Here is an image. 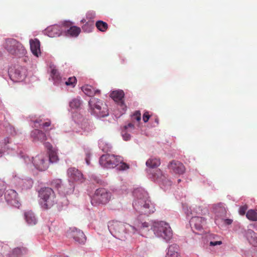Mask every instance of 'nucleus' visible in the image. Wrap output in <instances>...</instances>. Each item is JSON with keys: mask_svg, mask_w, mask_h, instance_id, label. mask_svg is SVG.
Instances as JSON below:
<instances>
[{"mask_svg": "<svg viewBox=\"0 0 257 257\" xmlns=\"http://www.w3.org/2000/svg\"><path fill=\"white\" fill-rule=\"evenodd\" d=\"M246 209L247 208L246 207H244V206L240 207L239 208V211L240 214L242 215L245 214Z\"/></svg>", "mask_w": 257, "mask_h": 257, "instance_id": "nucleus-44", "label": "nucleus"}, {"mask_svg": "<svg viewBox=\"0 0 257 257\" xmlns=\"http://www.w3.org/2000/svg\"><path fill=\"white\" fill-rule=\"evenodd\" d=\"M168 168L171 171L175 174H182L185 171L184 165L182 163L175 160H173L169 163Z\"/></svg>", "mask_w": 257, "mask_h": 257, "instance_id": "nucleus-15", "label": "nucleus"}, {"mask_svg": "<svg viewBox=\"0 0 257 257\" xmlns=\"http://www.w3.org/2000/svg\"><path fill=\"white\" fill-rule=\"evenodd\" d=\"M70 185L71 187V190L73 191L74 188V186L73 185V184H70Z\"/></svg>", "mask_w": 257, "mask_h": 257, "instance_id": "nucleus-50", "label": "nucleus"}, {"mask_svg": "<svg viewBox=\"0 0 257 257\" xmlns=\"http://www.w3.org/2000/svg\"><path fill=\"white\" fill-rule=\"evenodd\" d=\"M89 105L93 112L99 117H104L108 115V110L105 104L99 99L92 98L89 101Z\"/></svg>", "mask_w": 257, "mask_h": 257, "instance_id": "nucleus-6", "label": "nucleus"}, {"mask_svg": "<svg viewBox=\"0 0 257 257\" xmlns=\"http://www.w3.org/2000/svg\"><path fill=\"white\" fill-rule=\"evenodd\" d=\"M4 152V150L2 149V145L0 144V154H3Z\"/></svg>", "mask_w": 257, "mask_h": 257, "instance_id": "nucleus-49", "label": "nucleus"}, {"mask_svg": "<svg viewBox=\"0 0 257 257\" xmlns=\"http://www.w3.org/2000/svg\"><path fill=\"white\" fill-rule=\"evenodd\" d=\"M39 196L42 207L49 209L57 203V199L53 190L50 187H43L39 191Z\"/></svg>", "mask_w": 257, "mask_h": 257, "instance_id": "nucleus-2", "label": "nucleus"}, {"mask_svg": "<svg viewBox=\"0 0 257 257\" xmlns=\"http://www.w3.org/2000/svg\"><path fill=\"white\" fill-rule=\"evenodd\" d=\"M121 134L123 139L124 141H126L130 140L131 137L130 134L127 133V130L123 128V130H122Z\"/></svg>", "mask_w": 257, "mask_h": 257, "instance_id": "nucleus-39", "label": "nucleus"}, {"mask_svg": "<svg viewBox=\"0 0 257 257\" xmlns=\"http://www.w3.org/2000/svg\"><path fill=\"white\" fill-rule=\"evenodd\" d=\"M179 247L176 244H173L169 246L167 252L168 257H180L179 253Z\"/></svg>", "mask_w": 257, "mask_h": 257, "instance_id": "nucleus-24", "label": "nucleus"}, {"mask_svg": "<svg viewBox=\"0 0 257 257\" xmlns=\"http://www.w3.org/2000/svg\"><path fill=\"white\" fill-rule=\"evenodd\" d=\"M32 163L37 169L41 171H45L48 168L47 156L44 153L33 157Z\"/></svg>", "mask_w": 257, "mask_h": 257, "instance_id": "nucleus-10", "label": "nucleus"}, {"mask_svg": "<svg viewBox=\"0 0 257 257\" xmlns=\"http://www.w3.org/2000/svg\"><path fill=\"white\" fill-rule=\"evenodd\" d=\"M90 154L89 153H86V157L85 158V161L87 165L90 164V161H89V157H90Z\"/></svg>", "mask_w": 257, "mask_h": 257, "instance_id": "nucleus-47", "label": "nucleus"}, {"mask_svg": "<svg viewBox=\"0 0 257 257\" xmlns=\"http://www.w3.org/2000/svg\"><path fill=\"white\" fill-rule=\"evenodd\" d=\"M51 75L54 80H58L60 78L59 73L55 68H53L51 70Z\"/></svg>", "mask_w": 257, "mask_h": 257, "instance_id": "nucleus-36", "label": "nucleus"}, {"mask_svg": "<svg viewBox=\"0 0 257 257\" xmlns=\"http://www.w3.org/2000/svg\"><path fill=\"white\" fill-rule=\"evenodd\" d=\"M6 190V185L5 182L2 181L0 180V197H1Z\"/></svg>", "mask_w": 257, "mask_h": 257, "instance_id": "nucleus-40", "label": "nucleus"}, {"mask_svg": "<svg viewBox=\"0 0 257 257\" xmlns=\"http://www.w3.org/2000/svg\"><path fill=\"white\" fill-rule=\"evenodd\" d=\"M81 29L79 27L76 26H71L65 33L67 36L76 37L79 35Z\"/></svg>", "mask_w": 257, "mask_h": 257, "instance_id": "nucleus-25", "label": "nucleus"}, {"mask_svg": "<svg viewBox=\"0 0 257 257\" xmlns=\"http://www.w3.org/2000/svg\"><path fill=\"white\" fill-rule=\"evenodd\" d=\"M190 223L192 228L201 230L203 228V226L206 224V219L204 217L195 216L192 217Z\"/></svg>", "mask_w": 257, "mask_h": 257, "instance_id": "nucleus-16", "label": "nucleus"}, {"mask_svg": "<svg viewBox=\"0 0 257 257\" xmlns=\"http://www.w3.org/2000/svg\"><path fill=\"white\" fill-rule=\"evenodd\" d=\"M25 219L26 222L31 225H34L37 223V220L34 213L31 210L27 211L24 214Z\"/></svg>", "mask_w": 257, "mask_h": 257, "instance_id": "nucleus-23", "label": "nucleus"}, {"mask_svg": "<svg viewBox=\"0 0 257 257\" xmlns=\"http://www.w3.org/2000/svg\"><path fill=\"white\" fill-rule=\"evenodd\" d=\"M150 117V115L149 114V112L148 111H146L144 114H143V121L145 122H147L149 118Z\"/></svg>", "mask_w": 257, "mask_h": 257, "instance_id": "nucleus-41", "label": "nucleus"}, {"mask_svg": "<svg viewBox=\"0 0 257 257\" xmlns=\"http://www.w3.org/2000/svg\"><path fill=\"white\" fill-rule=\"evenodd\" d=\"M178 183L180 182H181V179H178Z\"/></svg>", "mask_w": 257, "mask_h": 257, "instance_id": "nucleus-53", "label": "nucleus"}, {"mask_svg": "<svg viewBox=\"0 0 257 257\" xmlns=\"http://www.w3.org/2000/svg\"><path fill=\"white\" fill-rule=\"evenodd\" d=\"M124 92L121 90L113 91L110 94V96L115 101L119 103L121 105L124 104Z\"/></svg>", "mask_w": 257, "mask_h": 257, "instance_id": "nucleus-21", "label": "nucleus"}, {"mask_svg": "<svg viewBox=\"0 0 257 257\" xmlns=\"http://www.w3.org/2000/svg\"><path fill=\"white\" fill-rule=\"evenodd\" d=\"M141 119V113L140 111H136L131 116L132 121L135 122L136 120L138 122H139Z\"/></svg>", "mask_w": 257, "mask_h": 257, "instance_id": "nucleus-34", "label": "nucleus"}, {"mask_svg": "<svg viewBox=\"0 0 257 257\" xmlns=\"http://www.w3.org/2000/svg\"><path fill=\"white\" fill-rule=\"evenodd\" d=\"M42 120L40 118H38L34 121V123H40V125L41 128L43 129L46 132L49 130L47 127L50 126L51 125V121L49 119H47L45 122L41 123Z\"/></svg>", "mask_w": 257, "mask_h": 257, "instance_id": "nucleus-28", "label": "nucleus"}, {"mask_svg": "<svg viewBox=\"0 0 257 257\" xmlns=\"http://www.w3.org/2000/svg\"><path fill=\"white\" fill-rule=\"evenodd\" d=\"M125 226L126 228V232H128L129 233H135L136 232V231L137 230L135 226L131 225L128 224H126Z\"/></svg>", "mask_w": 257, "mask_h": 257, "instance_id": "nucleus-38", "label": "nucleus"}, {"mask_svg": "<svg viewBox=\"0 0 257 257\" xmlns=\"http://www.w3.org/2000/svg\"><path fill=\"white\" fill-rule=\"evenodd\" d=\"M151 229L157 236L166 241L170 240L173 236V232L169 224L164 221L155 222L151 226Z\"/></svg>", "mask_w": 257, "mask_h": 257, "instance_id": "nucleus-3", "label": "nucleus"}, {"mask_svg": "<svg viewBox=\"0 0 257 257\" xmlns=\"http://www.w3.org/2000/svg\"><path fill=\"white\" fill-rule=\"evenodd\" d=\"M6 48L11 54L22 56L26 53L23 45L15 39H9L6 41Z\"/></svg>", "mask_w": 257, "mask_h": 257, "instance_id": "nucleus-4", "label": "nucleus"}, {"mask_svg": "<svg viewBox=\"0 0 257 257\" xmlns=\"http://www.w3.org/2000/svg\"><path fill=\"white\" fill-rule=\"evenodd\" d=\"M213 211L215 213L224 212L225 208L222 203H219L213 205Z\"/></svg>", "mask_w": 257, "mask_h": 257, "instance_id": "nucleus-32", "label": "nucleus"}, {"mask_svg": "<svg viewBox=\"0 0 257 257\" xmlns=\"http://www.w3.org/2000/svg\"><path fill=\"white\" fill-rule=\"evenodd\" d=\"M82 91L87 96L92 97L94 95L100 93V91L98 89H95L92 86L89 85H85L81 87Z\"/></svg>", "mask_w": 257, "mask_h": 257, "instance_id": "nucleus-22", "label": "nucleus"}, {"mask_svg": "<svg viewBox=\"0 0 257 257\" xmlns=\"http://www.w3.org/2000/svg\"><path fill=\"white\" fill-rule=\"evenodd\" d=\"M45 33L49 37H59L61 34L60 26L57 25L49 26L45 30Z\"/></svg>", "mask_w": 257, "mask_h": 257, "instance_id": "nucleus-17", "label": "nucleus"}, {"mask_svg": "<svg viewBox=\"0 0 257 257\" xmlns=\"http://www.w3.org/2000/svg\"><path fill=\"white\" fill-rule=\"evenodd\" d=\"M134 123V122L133 121L132 122H130L129 123H128L127 125H125L124 126V128L126 130H127L128 128H130L131 130H134L135 129V124Z\"/></svg>", "mask_w": 257, "mask_h": 257, "instance_id": "nucleus-42", "label": "nucleus"}, {"mask_svg": "<svg viewBox=\"0 0 257 257\" xmlns=\"http://www.w3.org/2000/svg\"><path fill=\"white\" fill-rule=\"evenodd\" d=\"M67 236L73 238L75 241L79 244H84L86 241V237L83 232L75 227L70 228L66 232Z\"/></svg>", "mask_w": 257, "mask_h": 257, "instance_id": "nucleus-9", "label": "nucleus"}, {"mask_svg": "<svg viewBox=\"0 0 257 257\" xmlns=\"http://www.w3.org/2000/svg\"><path fill=\"white\" fill-rule=\"evenodd\" d=\"M116 167H117V169L120 171L125 170L129 168V166L127 164L123 162V160L122 158L121 162L119 163L118 165Z\"/></svg>", "mask_w": 257, "mask_h": 257, "instance_id": "nucleus-37", "label": "nucleus"}, {"mask_svg": "<svg viewBox=\"0 0 257 257\" xmlns=\"http://www.w3.org/2000/svg\"><path fill=\"white\" fill-rule=\"evenodd\" d=\"M96 28L101 32H105L108 29V25L102 21H98L96 22Z\"/></svg>", "mask_w": 257, "mask_h": 257, "instance_id": "nucleus-29", "label": "nucleus"}, {"mask_svg": "<svg viewBox=\"0 0 257 257\" xmlns=\"http://www.w3.org/2000/svg\"><path fill=\"white\" fill-rule=\"evenodd\" d=\"M77 83V79L75 77H70L68 80L65 82V84L67 86H70L72 88H74Z\"/></svg>", "mask_w": 257, "mask_h": 257, "instance_id": "nucleus-33", "label": "nucleus"}, {"mask_svg": "<svg viewBox=\"0 0 257 257\" xmlns=\"http://www.w3.org/2000/svg\"><path fill=\"white\" fill-rule=\"evenodd\" d=\"M160 164V160L159 158L153 157L148 159L146 163V166L150 168H157Z\"/></svg>", "mask_w": 257, "mask_h": 257, "instance_id": "nucleus-26", "label": "nucleus"}, {"mask_svg": "<svg viewBox=\"0 0 257 257\" xmlns=\"http://www.w3.org/2000/svg\"><path fill=\"white\" fill-rule=\"evenodd\" d=\"M222 244L221 241H210L209 243L210 245L215 246L217 245H220Z\"/></svg>", "mask_w": 257, "mask_h": 257, "instance_id": "nucleus-45", "label": "nucleus"}, {"mask_svg": "<svg viewBox=\"0 0 257 257\" xmlns=\"http://www.w3.org/2000/svg\"><path fill=\"white\" fill-rule=\"evenodd\" d=\"M121 161V157L106 154L101 156L99 159L100 165L106 168H113L118 165Z\"/></svg>", "mask_w": 257, "mask_h": 257, "instance_id": "nucleus-7", "label": "nucleus"}, {"mask_svg": "<svg viewBox=\"0 0 257 257\" xmlns=\"http://www.w3.org/2000/svg\"><path fill=\"white\" fill-rule=\"evenodd\" d=\"M62 185V181L61 179H54L51 182V186L55 188L59 189L61 188Z\"/></svg>", "mask_w": 257, "mask_h": 257, "instance_id": "nucleus-35", "label": "nucleus"}, {"mask_svg": "<svg viewBox=\"0 0 257 257\" xmlns=\"http://www.w3.org/2000/svg\"><path fill=\"white\" fill-rule=\"evenodd\" d=\"M108 228L110 233L115 237L121 240L125 237L126 228L124 223L112 220L109 222Z\"/></svg>", "mask_w": 257, "mask_h": 257, "instance_id": "nucleus-5", "label": "nucleus"}, {"mask_svg": "<svg viewBox=\"0 0 257 257\" xmlns=\"http://www.w3.org/2000/svg\"><path fill=\"white\" fill-rule=\"evenodd\" d=\"M5 197L8 203L15 207H20L21 204L18 196V193L15 190L13 189L7 190L5 193Z\"/></svg>", "mask_w": 257, "mask_h": 257, "instance_id": "nucleus-12", "label": "nucleus"}, {"mask_svg": "<svg viewBox=\"0 0 257 257\" xmlns=\"http://www.w3.org/2000/svg\"><path fill=\"white\" fill-rule=\"evenodd\" d=\"M67 173L70 182L82 183L85 180V178L81 171L75 168H69Z\"/></svg>", "mask_w": 257, "mask_h": 257, "instance_id": "nucleus-11", "label": "nucleus"}, {"mask_svg": "<svg viewBox=\"0 0 257 257\" xmlns=\"http://www.w3.org/2000/svg\"><path fill=\"white\" fill-rule=\"evenodd\" d=\"M31 136L33 141L44 142L47 140V137L45 133L39 129H35L31 132Z\"/></svg>", "mask_w": 257, "mask_h": 257, "instance_id": "nucleus-19", "label": "nucleus"}, {"mask_svg": "<svg viewBox=\"0 0 257 257\" xmlns=\"http://www.w3.org/2000/svg\"><path fill=\"white\" fill-rule=\"evenodd\" d=\"M133 194L137 198L133 205L137 211L147 215L155 211V204L152 202L146 191L141 188H138L134 191Z\"/></svg>", "mask_w": 257, "mask_h": 257, "instance_id": "nucleus-1", "label": "nucleus"}, {"mask_svg": "<svg viewBox=\"0 0 257 257\" xmlns=\"http://www.w3.org/2000/svg\"><path fill=\"white\" fill-rule=\"evenodd\" d=\"M30 48L32 53L36 56L38 57L41 53L40 42L38 39H31L30 40Z\"/></svg>", "mask_w": 257, "mask_h": 257, "instance_id": "nucleus-20", "label": "nucleus"}, {"mask_svg": "<svg viewBox=\"0 0 257 257\" xmlns=\"http://www.w3.org/2000/svg\"><path fill=\"white\" fill-rule=\"evenodd\" d=\"M224 222L226 224L229 225L232 223V220L229 219H226L224 220Z\"/></svg>", "mask_w": 257, "mask_h": 257, "instance_id": "nucleus-48", "label": "nucleus"}, {"mask_svg": "<svg viewBox=\"0 0 257 257\" xmlns=\"http://www.w3.org/2000/svg\"><path fill=\"white\" fill-rule=\"evenodd\" d=\"M49 161L52 163H57L59 161L57 150L56 149L48 152Z\"/></svg>", "mask_w": 257, "mask_h": 257, "instance_id": "nucleus-27", "label": "nucleus"}, {"mask_svg": "<svg viewBox=\"0 0 257 257\" xmlns=\"http://www.w3.org/2000/svg\"><path fill=\"white\" fill-rule=\"evenodd\" d=\"M111 193L104 188H99L95 191L91 200L92 204H106L111 198Z\"/></svg>", "mask_w": 257, "mask_h": 257, "instance_id": "nucleus-8", "label": "nucleus"}, {"mask_svg": "<svg viewBox=\"0 0 257 257\" xmlns=\"http://www.w3.org/2000/svg\"><path fill=\"white\" fill-rule=\"evenodd\" d=\"M3 248H4L3 253L5 254V257H18L26 252V249L24 247H17L8 252L10 248L7 244L3 245Z\"/></svg>", "mask_w": 257, "mask_h": 257, "instance_id": "nucleus-14", "label": "nucleus"}, {"mask_svg": "<svg viewBox=\"0 0 257 257\" xmlns=\"http://www.w3.org/2000/svg\"><path fill=\"white\" fill-rule=\"evenodd\" d=\"M0 257H5V256H4L3 254H2V253H0Z\"/></svg>", "mask_w": 257, "mask_h": 257, "instance_id": "nucleus-51", "label": "nucleus"}, {"mask_svg": "<svg viewBox=\"0 0 257 257\" xmlns=\"http://www.w3.org/2000/svg\"><path fill=\"white\" fill-rule=\"evenodd\" d=\"M156 122L158 123L159 122V121H158V119H156Z\"/></svg>", "mask_w": 257, "mask_h": 257, "instance_id": "nucleus-52", "label": "nucleus"}, {"mask_svg": "<svg viewBox=\"0 0 257 257\" xmlns=\"http://www.w3.org/2000/svg\"><path fill=\"white\" fill-rule=\"evenodd\" d=\"M81 104L80 99L78 98H74L69 103V106L71 108H78Z\"/></svg>", "mask_w": 257, "mask_h": 257, "instance_id": "nucleus-31", "label": "nucleus"}, {"mask_svg": "<svg viewBox=\"0 0 257 257\" xmlns=\"http://www.w3.org/2000/svg\"><path fill=\"white\" fill-rule=\"evenodd\" d=\"M246 216L250 220L257 221V212L254 210H249L246 214Z\"/></svg>", "mask_w": 257, "mask_h": 257, "instance_id": "nucleus-30", "label": "nucleus"}, {"mask_svg": "<svg viewBox=\"0 0 257 257\" xmlns=\"http://www.w3.org/2000/svg\"><path fill=\"white\" fill-rule=\"evenodd\" d=\"M45 147L48 150V152L51 151L52 150H54L55 149L53 148L52 146L49 143H46L45 144Z\"/></svg>", "mask_w": 257, "mask_h": 257, "instance_id": "nucleus-43", "label": "nucleus"}, {"mask_svg": "<svg viewBox=\"0 0 257 257\" xmlns=\"http://www.w3.org/2000/svg\"><path fill=\"white\" fill-rule=\"evenodd\" d=\"M84 21H85V20H82V22H84Z\"/></svg>", "mask_w": 257, "mask_h": 257, "instance_id": "nucleus-54", "label": "nucleus"}, {"mask_svg": "<svg viewBox=\"0 0 257 257\" xmlns=\"http://www.w3.org/2000/svg\"><path fill=\"white\" fill-rule=\"evenodd\" d=\"M250 243L253 245V246H257V237H253L250 240Z\"/></svg>", "mask_w": 257, "mask_h": 257, "instance_id": "nucleus-46", "label": "nucleus"}, {"mask_svg": "<svg viewBox=\"0 0 257 257\" xmlns=\"http://www.w3.org/2000/svg\"><path fill=\"white\" fill-rule=\"evenodd\" d=\"M11 79L14 81H20L25 77V69L21 66L11 68L9 70Z\"/></svg>", "mask_w": 257, "mask_h": 257, "instance_id": "nucleus-13", "label": "nucleus"}, {"mask_svg": "<svg viewBox=\"0 0 257 257\" xmlns=\"http://www.w3.org/2000/svg\"><path fill=\"white\" fill-rule=\"evenodd\" d=\"M134 225L138 227L140 232L143 236L146 237H148L149 230V223L146 222H140L139 221H136L134 222Z\"/></svg>", "mask_w": 257, "mask_h": 257, "instance_id": "nucleus-18", "label": "nucleus"}]
</instances>
